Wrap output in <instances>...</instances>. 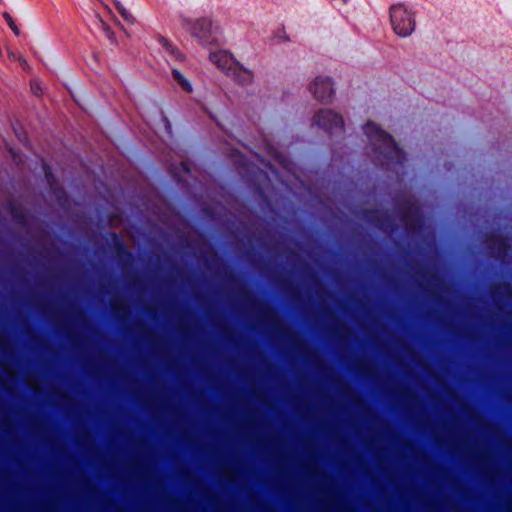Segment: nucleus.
I'll use <instances>...</instances> for the list:
<instances>
[{"instance_id":"f8f14e48","label":"nucleus","mask_w":512,"mask_h":512,"mask_svg":"<svg viewBox=\"0 0 512 512\" xmlns=\"http://www.w3.org/2000/svg\"><path fill=\"white\" fill-rule=\"evenodd\" d=\"M162 46L167 52H170L171 54H175L178 58L180 56V53L176 51V49L172 46L171 43H169L166 39L161 40Z\"/></svg>"},{"instance_id":"39448f33","label":"nucleus","mask_w":512,"mask_h":512,"mask_svg":"<svg viewBox=\"0 0 512 512\" xmlns=\"http://www.w3.org/2000/svg\"><path fill=\"white\" fill-rule=\"evenodd\" d=\"M315 123L329 131L342 128L343 119L330 110L321 111L315 116Z\"/></svg>"},{"instance_id":"20e7f679","label":"nucleus","mask_w":512,"mask_h":512,"mask_svg":"<svg viewBox=\"0 0 512 512\" xmlns=\"http://www.w3.org/2000/svg\"><path fill=\"white\" fill-rule=\"evenodd\" d=\"M183 28L199 41L206 43L213 32V25L208 18H201L196 20H185Z\"/></svg>"},{"instance_id":"6e6552de","label":"nucleus","mask_w":512,"mask_h":512,"mask_svg":"<svg viewBox=\"0 0 512 512\" xmlns=\"http://www.w3.org/2000/svg\"><path fill=\"white\" fill-rule=\"evenodd\" d=\"M173 78L185 92L189 93L192 91L190 82L179 71L173 70Z\"/></svg>"},{"instance_id":"f257e3e1","label":"nucleus","mask_w":512,"mask_h":512,"mask_svg":"<svg viewBox=\"0 0 512 512\" xmlns=\"http://www.w3.org/2000/svg\"><path fill=\"white\" fill-rule=\"evenodd\" d=\"M210 59L219 69L242 84L250 82L253 78L252 73L240 66L227 51L213 52L210 54Z\"/></svg>"},{"instance_id":"423d86ee","label":"nucleus","mask_w":512,"mask_h":512,"mask_svg":"<svg viewBox=\"0 0 512 512\" xmlns=\"http://www.w3.org/2000/svg\"><path fill=\"white\" fill-rule=\"evenodd\" d=\"M314 96L319 100L329 99L333 94L332 83L329 78L318 77L310 87Z\"/></svg>"},{"instance_id":"ddd939ff","label":"nucleus","mask_w":512,"mask_h":512,"mask_svg":"<svg viewBox=\"0 0 512 512\" xmlns=\"http://www.w3.org/2000/svg\"><path fill=\"white\" fill-rule=\"evenodd\" d=\"M32 89L34 90L35 93H38L39 87L36 84H32Z\"/></svg>"},{"instance_id":"1a4fd4ad","label":"nucleus","mask_w":512,"mask_h":512,"mask_svg":"<svg viewBox=\"0 0 512 512\" xmlns=\"http://www.w3.org/2000/svg\"><path fill=\"white\" fill-rule=\"evenodd\" d=\"M116 9L126 21L131 23L134 21L132 14L122 4L116 3Z\"/></svg>"},{"instance_id":"7ed1b4c3","label":"nucleus","mask_w":512,"mask_h":512,"mask_svg":"<svg viewBox=\"0 0 512 512\" xmlns=\"http://www.w3.org/2000/svg\"><path fill=\"white\" fill-rule=\"evenodd\" d=\"M364 132L375 148L379 149L385 157L393 159L400 155V150L394 140L374 123L368 122L364 126Z\"/></svg>"},{"instance_id":"9b49d317","label":"nucleus","mask_w":512,"mask_h":512,"mask_svg":"<svg viewBox=\"0 0 512 512\" xmlns=\"http://www.w3.org/2000/svg\"><path fill=\"white\" fill-rule=\"evenodd\" d=\"M4 18H5L8 26L10 27V29L15 33V35H19L20 31H19L17 25L15 24L14 20L12 19V17L6 13V14H4Z\"/></svg>"},{"instance_id":"f03ea898","label":"nucleus","mask_w":512,"mask_h":512,"mask_svg":"<svg viewBox=\"0 0 512 512\" xmlns=\"http://www.w3.org/2000/svg\"><path fill=\"white\" fill-rule=\"evenodd\" d=\"M390 22L393 31L400 37L412 34L416 27L414 13L403 4H395L390 8Z\"/></svg>"},{"instance_id":"9d476101","label":"nucleus","mask_w":512,"mask_h":512,"mask_svg":"<svg viewBox=\"0 0 512 512\" xmlns=\"http://www.w3.org/2000/svg\"><path fill=\"white\" fill-rule=\"evenodd\" d=\"M8 56L10 58V60L12 61H18L20 63V65L26 69L27 67V62L26 60L20 56L18 53L14 52V51H8Z\"/></svg>"},{"instance_id":"0eeeda50","label":"nucleus","mask_w":512,"mask_h":512,"mask_svg":"<svg viewBox=\"0 0 512 512\" xmlns=\"http://www.w3.org/2000/svg\"><path fill=\"white\" fill-rule=\"evenodd\" d=\"M112 20H115L113 12L109 7L103 6L102 10L98 12V23L106 37L110 40H114V34L109 27V21Z\"/></svg>"}]
</instances>
